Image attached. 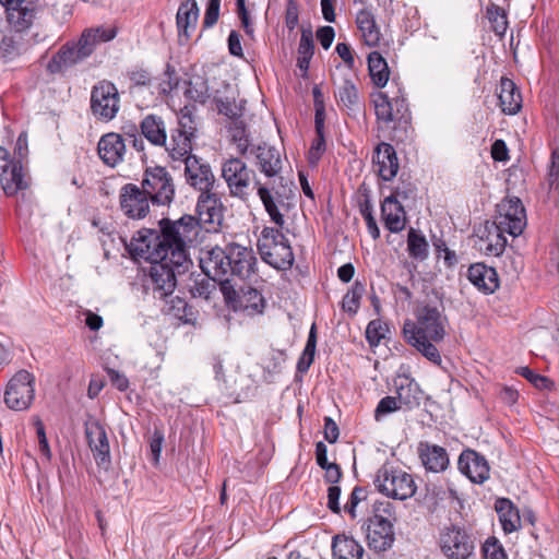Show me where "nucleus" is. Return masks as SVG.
<instances>
[{
  "label": "nucleus",
  "mask_w": 559,
  "mask_h": 559,
  "mask_svg": "<svg viewBox=\"0 0 559 559\" xmlns=\"http://www.w3.org/2000/svg\"><path fill=\"white\" fill-rule=\"evenodd\" d=\"M120 209L131 219L144 218L150 212V198L142 187L127 183L120 190Z\"/></svg>",
  "instance_id": "obj_14"
},
{
  "label": "nucleus",
  "mask_w": 559,
  "mask_h": 559,
  "mask_svg": "<svg viewBox=\"0 0 559 559\" xmlns=\"http://www.w3.org/2000/svg\"><path fill=\"white\" fill-rule=\"evenodd\" d=\"M366 292L365 284L356 281L342 299V309L349 316H355L360 307V300Z\"/></svg>",
  "instance_id": "obj_41"
},
{
  "label": "nucleus",
  "mask_w": 559,
  "mask_h": 559,
  "mask_svg": "<svg viewBox=\"0 0 559 559\" xmlns=\"http://www.w3.org/2000/svg\"><path fill=\"white\" fill-rule=\"evenodd\" d=\"M433 247L436 249L438 258H443L444 263L448 266H452L457 262L455 252L448 248V246L443 239H441V238L436 239L433 241Z\"/></svg>",
  "instance_id": "obj_53"
},
{
  "label": "nucleus",
  "mask_w": 559,
  "mask_h": 559,
  "mask_svg": "<svg viewBox=\"0 0 559 559\" xmlns=\"http://www.w3.org/2000/svg\"><path fill=\"white\" fill-rule=\"evenodd\" d=\"M337 104L349 111H358L361 106L360 96L356 85L345 80L335 92Z\"/></svg>",
  "instance_id": "obj_38"
},
{
  "label": "nucleus",
  "mask_w": 559,
  "mask_h": 559,
  "mask_svg": "<svg viewBox=\"0 0 559 559\" xmlns=\"http://www.w3.org/2000/svg\"><path fill=\"white\" fill-rule=\"evenodd\" d=\"M395 508L390 501H376L372 515L367 520V544L377 554L389 550L395 540L393 522Z\"/></svg>",
  "instance_id": "obj_6"
},
{
  "label": "nucleus",
  "mask_w": 559,
  "mask_h": 559,
  "mask_svg": "<svg viewBox=\"0 0 559 559\" xmlns=\"http://www.w3.org/2000/svg\"><path fill=\"white\" fill-rule=\"evenodd\" d=\"M495 510L506 534L521 528V516L518 508L508 498H499L495 502Z\"/></svg>",
  "instance_id": "obj_32"
},
{
  "label": "nucleus",
  "mask_w": 559,
  "mask_h": 559,
  "mask_svg": "<svg viewBox=\"0 0 559 559\" xmlns=\"http://www.w3.org/2000/svg\"><path fill=\"white\" fill-rule=\"evenodd\" d=\"M499 106L503 114L515 115L522 108V95L515 83L508 78H501L498 87Z\"/></svg>",
  "instance_id": "obj_25"
},
{
  "label": "nucleus",
  "mask_w": 559,
  "mask_h": 559,
  "mask_svg": "<svg viewBox=\"0 0 559 559\" xmlns=\"http://www.w3.org/2000/svg\"><path fill=\"white\" fill-rule=\"evenodd\" d=\"M504 234L493 222H486L477 231L476 248L486 255L499 257L507 246Z\"/></svg>",
  "instance_id": "obj_17"
},
{
  "label": "nucleus",
  "mask_w": 559,
  "mask_h": 559,
  "mask_svg": "<svg viewBox=\"0 0 559 559\" xmlns=\"http://www.w3.org/2000/svg\"><path fill=\"white\" fill-rule=\"evenodd\" d=\"M221 0H209L203 19L204 27L209 28L216 24L219 17Z\"/></svg>",
  "instance_id": "obj_55"
},
{
  "label": "nucleus",
  "mask_w": 559,
  "mask_h": 559,
  "mask_svg": "<svg viewBox=\"0 0 559 559\" xmlns=\"http://www.w3.org/2000/svg\"><path fill=\"white\" fill-rule=\"evenodd\" d=\"M326 150L324 133H316L310 148L308 151V162L311 166H316Z\"/></svg>",
  "instance_id": "obj_47"
},
{
  "label": "nucleus",
  "mask_w": 559,
  "mask_h": 559,
  "mask_svg": "<svg viewBox=\"0 0 559 559\" xmlns=\"http://www.w3.org/2000/svg\"><path fill=\"white\" fill-rule=\"evenodd\" d=\"M183 94L189 100L204 104L209 95V86L206 81L201 76H195L189 81H185Z\"/></svg>",
  "instance_id": "obj_40"
},
{
  "label": "nucleus",
  "mask_w": 559,
  "mask_h": 559,
  "mask_svg": "<svg viewBox=\"0 0 559 559\" xmlns=\"http://www.w3.org/2000/svg\"><path fill=\"white\" fill-rule=\"evenodd\" d=\"M485 559H508L503 546L496 537H488L481 547Z\"/></svg>",
  "instance_id": "obj_46"
},
{
  "label": "nucleus",
  "mask_w": 559,
  "mask_h": 559,
  "mask_svg": "<svg viewBox=\"0 0 559 559\" xmlns=\"http://www.w3.org/2000/svg\"><path fill=\"white\" fill-rule=\"evenodd\" d=\"M228 51L231 56L242 58L243 50L241 46V37L240 34L236 31H231L228 35L227 39Z\"/></svg>",
  "instance_id": "obj_61"
},
{
  "label": "nucleus",
  "mask_w": 559,
  "mask_h": 559,
  "mask_svg": "<svg viewBox=\"0 0 559 559\" xmlns=\"http://www.w3.org/2000/svg\"><path fill=\"white\" fill-rule=\"evenodd\" d=\"M218 114L224 115L230 120H238L245 111L246 100H236L234 96L214 97Z\"/></svg>",
  "instance_id": "obj_39"
},
{
  "label": "nucleus",
  "mask_w": 559,
  "mask_h": 559,
  "mask_svg": "<svg viewBox=\"0 0 559 559\" xmlns=\"http://www.w3.org/2000/svg\"><path fill=\"white\" fill-rule=\"evenodd\" d=\"M335 37V32L332 26H321L317 31V38L321 46L326 50L331 47Z\"/></svg>",
  "instance_id": "obj_62"
},
{
  "label": "nucleus",
  "mask_w": 559,
  "mask_h": 559,
  "mask_svg": "<svg viewBox=\"0 0 559 559\" xmlns=\"http://www.w3.org/2000/svg\"><path fill=\"white\" fill-rule=\"evenodd\" d=\"M333 559H361L364 547L353 537L337 534L332 538Z\"/></svg>",
  "instance_id": "obj_33"
},
{
  "label": "nucleus",
  "mask_w": 559,
  "mask_h": 559,
  "mask_svg": "<svg viewBox=\"0 0 559 559\" xmlns=\"http://www.w3.org/2000/svg\"><path fill=\"white\" fill-rule=\"evenodd\" d=\"M399 198H408L407 191L401 187H396L394 194L386 197L381 204L384 227L394 234L402 231L406 225V213Z\"/></svg>",
  "instance_id": "obj_15"
},
{
  "label": "nucleus",
  "mask_w": 559,
  "mask_h": 559,
  "mask_svg": "<svg viewBox=\"0 0 559 559\" xmlns=\"http://www.w3.org/2000/svg\"><path fill=\"white\" fill-rule=\"evenodd\" d=\"M85 435L96 464L107 468L110 465V447L105 423L85 421Z\"/></svg>",
  "instance_id": "obj_16"
},
{
  "label": "nucleus",
  "mask_w": 559,
  "mask_h": 559,
  "mask_svg": "<svg viewBox=\"0 0 559 559\" xmlns=\"http://www.w3.org/2000/svg\"><path fill=\"white\" fill-rule=\"evenodd\" d=\"M360 213L366 222L368 233L370 234L373 240H377L380 237V229L373 217L372 206L369 203V201H366V203L360 207Z\"/></svg>",
  "instance_id": "obj_49"
},
{
  "label": "nucleus",
  "mask_w": 559,
  "mask_h": 559,
  "mask_svg": "<svg viewBox=\"0 0 559 559\" xmlns=\"http://www.w3.org/2000/svg\"><path fill=\"white\" fill-rule=\"evenodd\" d=\"M199 219L183 215L179 219L162 218L158 229L139 230L128 245L134 260L151 263L148 287L158 298L173 294L177 274L185 273L192 265L190 250L201 231L200 223L216 230L224 218V206L213 189L201 192L197 203Z\"/></svg>",
  "instance_id": "obj_1"
},
{
  "label": "nucleus",
  "mask_w": 559,
  "mask_h": 559,
  "mask_svg": "<svg viewBox=\"0 0 559 559\" xmlns=\"http://www.w3.org/2000/svg\"><path fill=\"white\" fill-rule=\"evenodd\" d=\"M286 360L285 354L282 350L271 349L267 355L262 359V367L269 373H276L282 370Z\"/></svg>",
  "instance_id": "obj_45"
},
{
  "label": "nucleus",
  "mask_w": 559,
  "mask_h": 559,
  "mask_svg": "<svg viewBox=\"0 0 559 559\" xmlns=\"http://www.w3.org/2000/svg\"><path fill=\"white\" fill-rule=\"evenodd\" d=\"M199 19V7L195 0L183 1L178 9L176 21L179 37L189 39L194 32Z\"/></svg>",
  "instance_id": "obj_30"
},
{
  "label": "nucleus",
  "mask_w": 559,
  "mask_h": 559,
  "mask_svg": "<svg viewBox=\"0 0 559 559\" xmlns=\"http://www.w3.org/2000/svg\"><path fill=\"white\" fill-rule=\"evenodd\" d=\"M185 163L187 182L201 192L213 190L215 177L207 163H202L197 156L188 157Z\"/></svg>",
  "instance_id": "obj_18"
},
{
  "label": "nucleus",
  "mask_w": 559,
  "mask_h": 559,
  "mask_svg": "<svg viewBox=\"0 0 559 559\" xmlns=\"http://www.w3.org/2000/svg\"><path fill=\"white\" fill-rule=\"evenodd\" d=\"M199 264L210 280L224 285L233 277H250L254 273L257 258L252 249L229 243L225 248L216 246L201 250Z\"/></svg>",
  "instance_id": "obj_3"
},
{
  "label": "nucleus",
  "mask_w": 559,
  "mask_h": 559,
  "mask_svg": "<svg viewBox=\"0 0 559 559\" xmlns=\"http://www.w3.org/2000/svg\"><path fill=\"white\" fill-rule=\"evenodd\" d=\"M222 176L233 197L248 199L254 171L248 168L242 159L231 157L225 160L222 165Z\"/></svg>",
  "instance_id": "obj_11"
},
{
  "label": "nucleus",
  "mask_w": 559,
  "mask_h": 559,
  "mask_svg": "<svg viewBox=\"0 0 559 559\" xmlns=\"http://www.w3.org/2000/svg\"><path fill=\"white\" fill-rule=\"evenodd\" d=\"M193 112H194L193 106H190V105L183 106L177 114L178 127L176 128V130L185 131L187 134L194 136L197 126H195Z\"/></svg>",
  "instance_id": "obj_44"
},
{
  "label": "nucleus",
  "mask_w": 559,
  "mask_h": 559,
  "mask_svg": "<svg viewBox=\"0 0 559 559\" xmlns=\"http://www.w3.org/2000/svg\"><path fill=\"white\" fill-rule=\"evenodd\" d=\"M407 251L416 260H425L428 257V242L425 236L414 228H411L407 235Z\"/></svg>",
  "instance_id": "obj_42"
},
{
  "label": "nucleus",
  "mask_w": 559,
  "mask_h": 559,
  "mask_svg": "<svg viewBox=\"0 0 559 559\" xmlns=\"http://www.w3.org/2000/svg\"><path fill=\"white\" fill-rule=\"evenodd\" d=\"M163 441L164 433L159 430H155L150 441L151 461L154 465H157L159 462Z\"/></svg>",
  "instance_id": "obj_57"
},
{
  "label": "nucleus",
  "mask_w": 559,
  "mask_h": 559,
  "mask_svg": "<svg viewBox=\"0 0 559 559\" xmlns=\"http://www.w3.org/2000/svg\"><path fill=\"white\" fill-rule=\"evenodd\" d=\"M299 23V7L296 0H286L285 25L292 32Z\"/></svg>",
  "instance_id": "obj_52"
},
{
  "label": "nucleus",
  "mask_w": 559,
  "mask_h": 559,
  "mask_svg": "<svg viewBox=\"0 0 559 559\" xmlns=\"http://www.w3.org/2000/svg\"><path fill=\"white\" fill-rule=\"evenodd\" d=\"M107 374L111 384L119 391L123 392L129 388V380L123 373L115 369H107Z\"/></svg>",
  "instance_id": "obj_64"
},
{
  "label": "nucleus",
  "mask_w": 559,
  "mask_h": 559,
  "mask_svg": "<svg viewBox=\"0 0 559 559\" xmlns=\"http://www.w3.org/2000/svg\"><path fill=\"white\" fill-rule=\"evenodd\" d=\"M120 109V95L114 83L99 81L91 91V111L100 121H111Z\"/></svg>",
  "instance_id": "obj_9"
},
{
  "label": "nucleus",
  "mask_w": 559,
  "mask_h": 559,
  "mask_svg": "<svg viewBox=\"0 0 559 559\" xmlns=\"http://www.w3.org/2000/svg\"><path fill=\"white\" fill-rule=\"evenodd\" d=\"M314 52L313 35L311 29H302L298 46V56L312 57Z\"/></svg>",
  "instance_id": "obj_54"
},
{
  "label": "nucleus",
  "mask_w": 559,
  "mask_h": 559,
  "mask_svg": "<svg viewBox=\"0 0 559 559\" xmlns=\"http://www.w3.org/2000/svg\"><path fill=\"white\" fill-rule=\"evenodd\" d=\"M116 35L115 28H85L78 40L67 41L52 55L46 64V71L51 75L63 74L68 69L91 57L98 45L112 40Z\"/></svg>",
  "instance_id": "obj_5"
},
{
  "label": "nucleus",
  "mask_w": 559,
  "mask_h": 559,
  "mask_svg": "<svg viewBox=\"0 0 559 559\" xmlns=\"http://www.w3.org/2000/svg\"><path fill=\"white\" fill-rule=\"evenodd\" d=\"M322 469L325 471L324 480L331 484L332 486L337 484L343 476L342 469L340 465L336 463H330L326 466L322 467Z\"/></svg>",
  "instance_id": "obj_63"
},
{
  "label": "nucleus",
  "mask_w": 559,
  "mask_h": 559,
  "mask_svg": "<svg viewBox=\"0 0 559 559\" xmlns=\"http://www.w3.org/2000/svg\"><path fill=\"white\" fill-rule=\"evenodd\" d=\"M393 389L397 394L400 404L411 406L419 403L421 390L411 376L399 373L393 379Z\"/></svg>",
  "instance_id": "obj_31"
},
{
  "label": "nucleus",
  "mask_w": 559,
  "mask_h": 559,
  "mask_svg": "<svg viewBox=\"0 0 559 559\" xmlns=\"http://www.w3.org/2000/svg\"><path fill=\"white\" fill-rule=\"evenodd\" d=\"M316 348L317 345L307 344L302 350L301 357L299 358L297 362V369L300 372H307L310 368L311 364L313 362L314 355H316Z\"/></svg>",
  "instance_id": "obj_58"
},
{
  "label": "nucleus",
  "mask_w": 559,
  "mask_h": 559,
  "mask_svg": "<svg viewBox=\"0 0 559 559\" xmlns=\"http://www.w3.org/2000/svg\"><path fill=\"white\" fill-rule=\"evenodd\" d=\"M340 497H341V487L333 485L328 488V504L330 511H332L335 514L341 513V506H340Z\"/></svg>",
  "instance_id": "obj_60"
},
{
  "label": "nucleus",
  "mask_w": 559,
  "mask_h": 559,
  "mask_svg": "<svg viewBox=\"0 0 559 559\" xmlns=\"http://www.w3.org/2000/svg\"><path fill=\"white\" fill-rule=\"evenodd\" d=\"M237 5V14L241 21V25L247 35L252 36L254 33L253 24L250 20L249 12L246 7V1L236 2Z\"/></svg>",
  "instance_id": "obj_59"
},
{
  "label": "nucleus",
  "mask_w": 559,
  "mask_h": 559,
  "mask_svg": "<svg viewBox=\"0 0 559 559\" xmlns=\"http://www.w3.org/2000/svg\"><path fill=\"white\" fill-rule=\"evenodd\" d=\"M389 332L388 324L380 319L371 320L366 329V338L370 346H378Z\"/></svg>",
  "instance_id": "obj_43"
},
{
  "label": "nucleus",
  "mask_w": 559,
  "mask_h": 559,
  "mask_svg": "<svg viewBox=\"0 0 559 559\" xmlns=\"http://www.w3.org/2000/svg\"><path fill=\"white\" fill-rule=\"evenodd\" d=\"M518 372L539 390H547L552 386V382L547 377L534 372L528 367H521Z\"/></svg>",
  "instance_id": "obj_48"
},
{
  "label": "nucleus",
  "mask_w": 559,
  "mask_h": 559,
  "mask_svg": "<svg viewBox=\"0 0 559 559\" xmlns=\"http://www.w3.org/2000/svg\"><path fill=\"white\" fill-rule=\"evenodd\" d=\"M377 119L390 123L403 118L407 111V103L403 96L390 98L388 94L379 92L373 96Z\"/></svg>",
  "instance_id": "obj_21"
},
{
  "label": "nucleus",
  "mask_w": 559,
  "mask_h": 559,
  "mask_svg": "<svg viewBox=\"0 0 559 559\" xmlns=\"http://www.w3.org/2000/svg\"><path fill=\"white\" fill-rule=\"evenodd\" d=\"M235 308L242 310L250 316L262 313L264 308V298L255 288H241V293L238 295Z\"/></svg>",
  "instance_id": "obj_36"
},
{
  "label": "nucleus",
  "mask_w": 559,
  "mask_h": 559,
  "mask_svg": "<svg viewBox=\"0 0 559 559\" xmlns=\"http://www.w3.org/2000/svg\"><path fill=\"white\" fill-rule=\"evenodd\" d=\"M367 497L366 490L362 487L356 486L346 504L344 506V510L350 515L352 519L356 518V507Z\"/></svg>",
  "instance_id": "obj_51"
},
{
  "label": "nucleus",
  "mask_w": 559,
  "mask_h": 559,
  "mask_svg": "<svg viewBox=\"0 0 559 559\" xmlns=\"http://www.w3.org/2000/svg\"><path fill=\"white\" fill-rule=\"evenodd\" d=\"M254 186L266 213L276 225V228L264 227L262 229L258 239L259 253L262 260L274 269L288 270L293 265L295 258L288 239L281 231L285 225L281 209L285 206V203L278 195L275 197L270 189L259 181H255Z\"/></svg>",
  "instance_id": "obj_2"
},
{
  "label": "nucleus",
  "mask_w": 559,
  "mask_h": 559,
  "mask_svg": "<svg viewBox=\"0 0 559 559\" xmlns=\"http://www.w3.org/2000/svg\"><path fill=\"white\" fill-rule=\"evenodd\" d=\"M373 484L379 492L396 500H406L416 491L411 474L389 465H383L377 471Z\"/></svg>",
  "instance_id": "obj_7"
},
{
  "label": "nucleus",
  "mask_w": 559,
  "mask_h": 559,
  "mask_svg": "<svg viewBox=\"0 0 559 559\" xmlns=\"http://www.w3.org/2000/svg\"><path fill=\"white\" fill-rule=\"evenodd\" d=\"M399 399L394 396H385L381 399L376 407L374 414L376 419H379L381 416H385L401 407Z\"/></svg>",
  "instance_id": "obj_50"
},
{
  "label": "nucleus",
  "mask_w": 559,
  "mask_h": 559,
  "mask_svg": "<svg viewBox=\"0 0 559 559\" xmlns=\"http://www.w3.org/2000/svg\"><path fill=\"white\" fill-rule=\"evenodd\" d=\"M141 187L153 205H169L175 198V183L170 173L162 166L147 167Z\"/></svg>",
  "instance_id": "obj_8"
},
{
  "label": "nucleus",
  "mask_w": 559,
  "mask_h": 559,
  "mask_svg": "<svg viewBox=\"0 0 559 559\" xmlns=\"http://www.w3.org/2000/svg\"><path fill=\"white\" fill-rule=\"evenodd\" d=\"M373 170L384 180H392L399 171V159L394 147L385 142L379 143L372 155Z\"/></svg>",
  "instance_id": "obj_20"
},
{
  "label": "nucleus",
  "mask_w": 559,
  "mask_h": 559,
  "mask_svg": "<svg viewBox=\"0 0 559 559\" xmlns=\"http://www.w3.org/2000/svg\"><path fill=\"white\" fill-rule=\"evenodd\" d=\"M368 69L372 83L377 87H384L390 78L386 60L378 51L368 55Z\"/></svg>",
  "instance_id": "obj_37"
},
{
  "label": "nucleus",
  "mask_w": 559,
  "mask_h": 559,
  "mask_svg": "<svg viewBox=\"0 0 559 559\" xmlns=\"http://www.w3.org/2000/svg\"><path fill=\"white\" fill-rule=\"evenodd\" d=\"M356 24L367 46L376 47L380 44L381 29L371 10L367 8L359 10L356 14Z\"/></svg>",
  "instance_id": "obj_27"
},
{
  "label": "nucleus",
  "mask_w": 559,
  "mask_h": 559,
  "mask_svg": "<svg viewBox=\"0 0 559 559\" xmlns=\"http://www.w3.org/2000/svg\"><path fill=\"white\" fill-rule=\"evenodd\" d=\"M193 135L187 134L185 131L174 130L170 134V139L164 145L168 152L169 157L173 160H186L188 157H192V139Z\"/></svg>",
  "instance_id": "obj_34"
},
{
  "label": "nucleus",
  "mask_w": 559,
  "mask_h": 559,
  "mask_svg": "<svg viewBox=\"0 0 559 559\" xmlns=\"http://www.w3.org/2000/svg\"><path fill=\"white\" fill-rule=\"evenodd\" d=\"M440 548L449 559H467L474 551V542L464 530L451 525L440 533Z\"/></svg>",
  "instance_id": "obj_13"
},
{
  "label": "nucleus",
  "mask_w": 559,
  "mask_h": 559,
  "mask_svg": "<svg viewBox=\"0 0 559 559\" xmlns=\"http://www.w3.org/2000/svg\"><path fill=\"white\" fill-rule=\"evenodd\" d=\"M128 78L130 81L138 86H146L151 83V72L141 67H134L128 71Z\"/></svg>",
  "instance_id": "obj_56"
},
{
  "label": "nucleus",
  "mask_w": 559,
  "mask_h": 559,
  "mask_svg": "<svg viewBox=\"0 0 559 559\" xmlns=\"http://www.w3.org/2000/svg\"><path fill=\"white\" fill-rule=\"evenodd\" d=\"M457 465L460 472L475 484H483L489 477L490 467L487 460L475 450H464Z\"/></svg>",
  "instance_id": "obj_19"
},
{
  "label": "nucleus",
  "mask_w": 559,
  "mask_h": 559,
  "mask_svg": "<svg viewBox=\"0 0 559 559\" xmlns=\"http://www.w3.org/2000/svg\"><path fill=\"white\" fill-rule=\"evenodd\" d=\"M467 277L478 290L486 295L495 293L499 287L497 271L485 263L472 264L468 267Z\"/></svg>",
  "instance_id": "obj_23"
},
{
  "label": "nucleus",
  "mask_w": 559,
  "mask_h": 559,
  "mask_svg": "<svg viewBox=\"0 0 559 559\" xmlns=\"http://www.w3.org/2000/svg\"><path fill=\"white\" fill-rule=\"evenodd\" d=\"M35 397V377L27 370L17 371L8 382L4 403L14 411L27 409Z\"/></svg>",
  "instance_id": "obj_10"
},
{
  "label": "nucleus",
  "mask_w": 559,
  "mask_h": 559,
  "mask_svg": "<svg viewBox=\"0 0 559 559\" xmlns=\"http://www.w3.org/2000/svg\"><path fill=\"white\" fill-rule=\"evenodd\" d=\"M141 132L153 145L166 144V128L163 119L156 115H147L141 122Z\"/></svg>",
  "instance_id": "obj_35"
},
{
  "label": "nucleus",
  "mask_w": 559,
  "mask_h": 559,
  "mask_svg": "<svg viewBox=\"0 0 559 559\" xmlns=\"http://www.w3.org/2000/svg\"><path fill=\"white\" fill-rule=\"evenodd\" d=\"M7 21L12 29L17 33L28 31L37 16V9L32 1L25 0L21 5L5 8Z\"/></svg>",
  "instance_id": "obj_24"
},
{
  "label": "nucleus",
  "mask_w": 559,
  "mask_h": 559,
  "mask_svg": "<svg viewBox=\"0 0 559 559\" xmlns=\"http://www.w3.org/2000/svg\"><path fill=\"white\" fill-rule=\"evenodd\" d=\"M97 151L104 164L115 167L123 160L126 154L124 140L118 133L104 134L98 142Z\"/></svg>",
  "instance_id": "obj_22"
},
{
  "label": "nucleus",
  "mask_w": 559,
  "mask_h": 559,
  "mask_svg": "<svg viewBox=\"0 0 559 559\" xmlns=\"http://www.w3.org/2000/svg\"><path fill=\"white\" fill-rule=\"evenodd\" d=\"M445 318L431 306H425L416 312V320L406 319L402 334L405 342L436 366L442 362L437 344L445 336Z\"/></svg>",
  "instance_id": "obj_4"
},
{
  "label": "nucleus",
  "mask_w": 559,
  "mask_h": 559,
  "mask_svg": "<svg viewBox=\"0 0 559 559\" xmlns=\"http://www.w3.org/2000/svg\"><path fill=\"white\" fill-rule=\"evenodd\" d=\"M0 185L8 197L16 194L20 190L27 188L24 178L23 167L20 160L0 168Z\"/></svg>",
  "instance_id": "obj_29"
},
{
  "label": "nucleus",
  "mask_w": 559,
  "mask_h": 559,
  "mask_svg": "<svg viewBox=\"0 0 559 559\" xmlns=\"http://www.w3.org/2000/svg\"><path fill=\"white\" fill-rule=\"evenodd\" d=\"M419 457L427 471L439 473L449 465V456L444 448L420 442L418 447Z\"/></svg>",
  "instance_id": "obj_28"
},
{
  "label": "nucleus",
  "mask_w": 559,
  "mask_h": 559,
  "mask_svg": "<svg viewBox=\"0 0 559 559\" xmlns=\"http://www.w3.org/2000/svg\"><path fill=\"white\" fill-rule=\"evenodd\" d=\"M493 223L512 237L521 235L526 226V214L521 200L507 198L498 205Z\"/></svg>",
  "instance_id": "obj_12"
},
{
  "label": "nucleus",
  "mask_w": 559,
  "mask_h": 559,
  "mask_svg": "<svg viewBox=\"0 0 559 559\" xmlns=\"http://www.w3.org/2000/svg\"><path fill=\"white\" fill-rule=\"evenodd\" d=\"M251 153L254 154L259 168L265 176L274 177L281 171V154L276 147L263 143L252 147Z\"/></svg>",
  "instance_id": "obj_26"
}]
</instances>
